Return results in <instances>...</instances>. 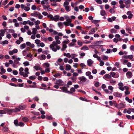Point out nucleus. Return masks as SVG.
I'll return each instance as SVG.
<instances>
[{
	"mask_svg": "<svg viewBox=\"0 0 134 134\" xmlns=\"http://www.w3.org/2000/svg\"><path fill=\"white\" fill-rule=\"evenodd\" d=\"M79 79L80 80L79 81V82L82 84L83 83L85 82L87 80V79L84 76H81L79 77Z\"/></svg>",
	"mask_w": 134,
	"mask_h": 134,
	"instance_id": "5",
	"label": "nucleus"
},
{
	"mask_svg": "<svg viewBox=\"0 0 134 134\" xmlns=\"http://www.w3.org/2000/svg\"><path fill=\"white\" fill-rule=\"evenodd\" d=\"M49 47L54 52H56L57 50H59L60 48V47L57 44L55 41H53L49 46Z\"/></svg>",
	"mask_w": 134,
	"mask_h": 134,
	"instance_id": "1",
	"label": "nucleus"
},
{
	"mask_svg": "<svg viewBox=\"0 0 134 134\" xmlns=\"http://www.w3.org/2000/svg\"><path fill=\"white\" fill-rule=\"evenodd\" d=\"M97 3L99 4H101L102 3V1L101 0H95Z\"/></svg>",
	"mask_w": 134,
	"mask_h": 134,
	"instance_id": "51",
	"label": "nucleus"
},
{
	"mask_svg": "<svg viewBox=\"0 0 134 134\" xmlns=\"http://www.w3.org/2000/svg\"><path fill=\"white\" fill-rule=\"evenodd\" d=\"M23 64L25 66L29 65V62L28 61H26L23 63Z\"/></svg>",
	"mask_w": 134,
	"mask_h": 134,
	"instance_id": "39",
	"label": "nucleus"
},
{
	"mask_svg": "<svg viewBox=\"0 0 134 134\" xmlns=\"http://www.w3.org/2000/svg\"><path fill=\"white\" fill-rule=\"evenodd\" d=\"M8 42L7 40L3 41L2 42V44L4 45L5 44H8Z\"/></svg>",
	"mask_w": 134,
	"mask_h": 134,
	"instance_id": "60",
	"label": "nucleus"
},
{
	"mask_svg": "<svg viewBox=\"0 0 134 134\" xmlns=\"http://www.w3.org/2000/svg\"><path fill=\"white\" fill-rule=\"evenodd\" d=\"M0 35L1 36H3L5 33V31L3 30H0Z\"/></svg>",
	"mask_w": 134,
	"mask_h": 134,
	"instance_id": "24",
	"label": "nucleus"
},
{
	"mask_svg": "<svg viewBox=\"0 0 134 134\" xmlns=\"http://www.w3.org/2000/svg\"><path fill=\"white\" fill-rule=\"evenodd\" d=\"M37 17H38L39 19H41L43 16L40 13L38 12L37 15Z\"/></svg>",
	"mask_w": 134,
	"mask_h": 134,
	"instance_id": "45",
	"label": "nucleus"
},
{
	"mask_svg": "<svg viewBox=\"0 0 134 134\" xmlns=\"http://www.w3.org/2000/svg\"><path fill=\"white\" fill-rule=\"evenodd\" d=\"M119 86V88L121 91H123L124 90V87H123L124 85L122 83H119L118 84Z\"/></svg>",
	"mask_w": 134,
	"mask_h": 134,
	"instance_id": "7",
	"label": "nucleus"
},
{
	"mask_svg": "<svg viewBox=\"0 0 134 134\" xmlns=\"http://www.w3.org/2000/svg\"><path fill=\"white\" fill-rule=\"evenodd\" d=\"M127 14L128 15V18L129 19H131L133 16V15L131 13V11H129L127 12Z\"/></svg>",
	"mask_w": 134,
	"mask_h": 134,
	"instance_id": "9",
	"label": "nucleus"
},
{
	"mask_svg": "<svg viewBox=\"0 0 134 134\" xmlns=\"http://www.w3.org/2000/svg\"><path fill=\"white\" fill-rule=\"evenodd\" d=\"M132 72L130 71H128L126 73L127 77L129 78H130L132 77Z\"/></svg>",
	"mask_w": 134,
	"mask_h": 134,
	"instance_id": "13",
	"label": "nucleus"
},
{
	"mask_svg": "<svg viewBox=\"0 0 134 134\" xmlns=\"http://www.w3.org/2000/svg\"><path fill=\"white\" fill-rule=\"evenodd\" d=\"M32 34L33 35H35L37 33V29L35 28H33L32 29Z\"/></svg>",
	"mask_w": 134,
	"mask_h": 134,
	"instance_id": "19",
	"label": "nucleus"
},
{
	"mask_svg": "<svg viewBox=\"0 0 134 134\" xmlns=\"http://www.w3.org/2000/svg\"><path fill=\"white\" fill-rule=\"evenodd\" d=\"M62 48L61 49V50L62 51H64L65 50L67 47V45L65 44H63L62 45Z\"/></svg>",
	"mask_w": 134,
	"mask_h": 134,
	"instance_id": "14",
	"label": "nucleus"
},
{
	"mask_svg": "<svg viewBox=\"0 0 134 134\" xmlns=\"http://www.w3.org/2000/svg\"><path fill=\"white\" fill-rule=\"evenodd\" d=\"M70 79H71L72 80L73 82H74L75 81H76L77 78L76 77H75L74 76H72L70 78Z\"/></svg>",
	"mask_w": 134,
	"mask_h": 134,
	"instance_id": "44",
	"label": "nucleus"
},
{
	"mask_svg": "<svg viewBox=\"0 0 134 134\" xmlns=\"http://www.w3.org/2000/svg\"><path fill=\"white\" fill-rule=\"evenodd\" d=\"M29 78L30 80H34L35 79L36 77L35 76H30L29 77Z\"/></svg>",
	"mask_w": 134,
	"mask_h": 134,
	"instance_id": "58",
	"label": "nucleus"
},
{
	"mask_svg": "<svg viewBox=\"0 0 134 134\" xmlns=\"http://www.w3.org/2000/svg\"><path fill=\"white\" fill-rule=\"evenodd\" d=\"M75 91V90L74 87H72L71 88L70 90V91L71 93H72L73 92Z\"/></svg>",
	"mask_w": 134,
	"mask_h": 134,
	"instance_id": "50",
	"label": "nucleus"
},
{
	"mask_svg": "<svg viewBox=\"0 0 134 134\" xmlns=\"http://www.w3.org/2000/svg\"><path fill=\"white\" fill-rule=\"evenodd\" d=\"M35 42L36 44H37V45H38V44H40V41L39 40L36 39L35 40Z\"/></svg>",
	"mask_w": 134,
	"mask_h": 134,
	"instance_id": "43",
	"label": "nucleus"
},
{
	"mask_svg": "<svg viewBox=\"0 0 134 134\" xmlns=\"http://www.w3.org/2000/svg\"><path fill=\"white\" fill-rule=\"evenodd\" d=\"M20 30L23 33L25 32H26V30L24 27L21 28L20 29Z\"/></svg>",
	"mask_w": 134,
	"mask_h": 134,
	"instance_id": "61",
	"label": "nucleus"
},
{
	"mask_svg": "<svg viewBox=\"0 0 134 134\" xmlns=\"http://www.w3.org/2000/svg\"><path fill=\"white\" fill-rule=\"evenodd\" d=\"M119 7L120 8L123 9L124 8L125 6V5L123 4H120Z\"/></svg>",
	"mask_w": 134,
	"mask_h": 134,
	"instance_id": "63",
	"label": "nucleus"
},
{
	"mask_svg": "<svg viewBox=\"0 0 134 134\" xmlns=\"http://www.w3.org/2000/svg\"><path fill=\"white\" fill-rule=\"evenodd\" d=\"M60 89L64 92H66L67 91V89L66 87H60Z\"/></svg>",
	"mask_w": 134,
	"mask_h": 134,
	"instance_id": "40",
	"label": "nucleus"
},
{
	"mask_svg": "<svg viewBox=\"0 0 134 134\" xmlns=\"http://www.w3.org/2000/svg\"><path fill=\"white\" fill-rule=\"evenodd\" d=\"M47 17L48 18L51 19V20H53V17L52 14L49 15Z\"/></svg>",
	"mask_w": 134,
	"mask_h": 134,
	"instance_id": "42",
	"label": "nucleus"
},
{
	"mask_svg": "<svg viewBox=\"0 0 134 134\" xmlns=\"http://www.w3.org/2000/svg\"><path fill=\"white\" fill-rule=\"evenodd\" d=\"M36 7L35 5H33L31 7V9L33 10H35L36 9Z\"/></svg>",
	"mask_w": 134,
	"mask_h": 134,
	"instance_id": "62",
	"label": "nucleus"
},
{
	"mask_svg": "<svg viewBox=\"0 0 134 134\" xmlns=\"http://www.w3.org/2000/svg\"><path fill=\"white\" fill-rule=\"evenodd\" d=\"M41 57L42 58V59H41V60H43L45 59L46 56L42 54L41 55Z\"/></svg>",
	"mask_w": 134,
	"mask_h": 134,
	"instance_id": "59",
	"label": "nucleus"
},
{
	"mask_svg": "<svg viewBox=\"0 0 134 134\" xmlns=\"http://www.w3.org/2000/svg\"><path fill=\"white\" fill-rule=\"evenodd\" d=\"M38 13V12H35L34 13L31 14H30L31 16H32L37 17V15Z\"/></svg>",
	"mask_w": 134,
	"mask_h": 134,
	"instance_id": "29",
	"label": "nucleus"
},
{
	"mask_svg": "<svg viewBox=\"0 0 134 134\" xmlns=\"http://www.w3.org/2000/svg\"><path fill=\"white\" fill-rule=\"evenodd\" d=\"M28 24L30 26H32L34 25V23L33 22L30 21L29 20H28Z\"/></svg>",
	"mask_w": 134,
	"mask_h": 134,
	"instance_id": "57",
	"label": "nucleus"
},
{
	"mask_svg": "<svg viewBox=\"0 0 134 134\" xmlns=\"http://www.w3.org/2000/svg\"><path fill=\"white\" fill-rule=\"evenodd\" d=\"M46 30L47 31H49L50 33H51L52 35H57L58 36H62L63 35V34L62 33L58 32L52 29H49L48 27H47L46 28Z\"/></svg>",
	"mask_w": 134,
	"mask_h": 134,
	"instance_id": "2",
	"label": "nucleus"
},
{
	"mask_svg": "<svg viewBox=\"0 0 134 134\" xmlns=\"http://www.w3.org/2000/svg\"><path fill=\"white\" fill-rule=\"evenodd\" d=\"M88 47L86 46L83 47L81 48V50H88Z\"/></svg>",
	"mask_w": 134,
	"mask_h": 134,
	"instance_id": "35",
	"label": "nucleus"
},
{
	"mask_svg": "<svg viewBox=\"0 0 134 134\" xmlns=\"http://www.w3.org/2000/svg\"><path fill=\"white\" fill-rule=\"evenodd\" d=\"M108 81H109L110 83H111L112 85H113V84H114L116 83V81L114 80L112 78H111Z\"/></svg>",
	"mask_w": 134,
	"mask_h": 134,
	"instance_id": "20",
	"label": "nucleus"
},
{
	"mask_svg": "<svg viewBox=\"0 0 134 134\" xmlns=\"http://www.w3.org/2000/svg\"><path fill=\"white\" fill-rule=\"evenodd\" d=\"M75 45H76L75 43L72 42V43H70L69 44V47H72V46H75Z\"/></svg>",
	"mask_w": 134,
	"mask_h": 134,
	"instance_id": "52",
	"label": "nucleus"
},
{
	"mask_svg": "<svg viewBox=\"0 0 134 134\" xmlns=\"http://www.w3.org/2000/svg\"><path fill=\"white\" fill-rule=\"evenodd\" d=\"M101 15L103 16H104L106 14V12L103 9L100 12Z\"/></svg>",
	"mask_w": 134,
	"mask_h": 134,
	"instance_id": "23",
	"label": "nucleus"
},
{
	"mask_svg": "<svg viewBox=\"0 0 134 134\" xmlns=\"http://www.w3.org/2000/svg\"><path fill=\"white\" fill-rule=\"evenodd\" d=\"M8 130V128L6 127H4L3 129V131L4 132H7Z\"/></svg>",
	"mask_w": 134,
	"mask_h": 134,
	"instance_id": "31",
	"label": "nucleus"
},
{
	"mask_svg": "<svg viewBox=\"0 0 134 134\" xmlns=\"http://www.w3.org/2000/svg\"><path fill=\"white\" fill-rule=\"evenodd\" d=\"M13 112L17 113L18 111H20V109L19 108H15L14 109H13Z\"/></svg>",
	"mask_w": 134,
	"mask_h": 134,
	"instance_id": "33",
	"label": "nucleus"
},
{
	"mask_svg": "<svg viewBox=\"0 0 134 134\" xmlns=\"http://www.w3.org/2000/svg\"><path fill=\"white\" fill-rule=\"evenodd\" d=\"M19 109L21 110H23L26 107V106L24 105H21L18 106Z\"/></svg>",
	"mask_w": 134,
	"mask_h": 134,
	"instance_id": "26",
	"label": "nucleus"
},
{
	"mask_svg": "<svg viewBox=\"0 0 134 134\" xmlns=\"http://www.w3.org/2000/svg\"><path fill=\"white\" fill-rule=\"evenodd\" d=\"M113 95L115 97H120L122 96V94L121 93L118 92H114L113 93Z\"/></svg>",
	"mask_w": 134,
	"mask_h": 134,
	"instance_id": "12",
	"label": "nucleus"
},
{
	"mask_svg": "<svg viewBox=\"0 0 134 134\" xmlns=\"http://www.w3.org/2000/svg\"><path fill=\"white\" fill-rule=\"evenodd\" d=\"M87 63L88 65L89 66H91L93 63V61L91 59H89L87 60Z\"/></svg>",
	"mask_w": 134,
	"mask_h": 134,
	"instance_id": "11",
	"label": "nucleus"
},
{
	"mask_svg": "<svg viewBox=\"0 0 134 134\" xmlns=\"http://www.w3.org/2000/svg\"><path fill=\"white\" fill-rule=\"evenodd\" d=\"M71 68V67L70 65L68 64L66 65L65 69L66 70H70Z\"/></svg>",
	"mask_w": 134,
	"mask_h": 134,
	"instance_id": "21",
	"label": "nucleus"
},
{
	"mask_svg": "<svg viewBox=\"0 0 134 134\" xmlns=\"http://www.w3.org/2000/svg\"><path fill=\"white\" fill-rule=\"evenodd\" d=\"M117 3L115 1H112L111 3V4L113 6L115 5Z\"/></svg>",
	"mask_w": 134,
	"mask_h": 134,
	"instance_id": "46",
	"label": "nucleus"
},
{
	"mask_svg": "<svg viewBox=\"0 0 134 134\" xmlns=\"http://www.w3.org/2000/svg\"><path fill=\"white\" fill-rule=\"evenodd\" d=\"M29 69L27 68H26L24 69V72H22L23 75H20L23 76L24 77H27L28 76V75L29 74V72L28 71Z\"/></svg>",
	"mask_w": 134,
	"mask_h": 134,
	"instance_id": "4",
	"label": "nucleus"
},
{
	"mask_svg": "<svg viewBox=\"0 0 134 134\" xmlns=\"http://www.w3.org/2000/svg\"><path fill=\"white\" fill-rule=\"evenodd\" d=\"M98 60L100 62V63L99 64V65L100 66H103L104 65V62L102 60L101 58L100 59V60Z\"/></svg>",
	"mask_w": 134,
	"mask_h": 134,
	"instance_id": "30",
	"label": "nucleus"
},
{
	"mask_svg": "<svg viewBox=\"0 0 134 134\" xmlns=\"http://www.w3.org/2000/svg\"><path fill=\"white\" fill-rule=\"evenodd\" d=\"M59 16L58 15H56L53 17V20L57 21H58Z\"/></svg>",
	"mask_w": 134,
	"mask_h": 134,
	"instance_id": "15",
	"label": "nucleus"
},
{
	"mask_svg": "<svg viewBox=\"0 0 134 134\" xmlns=\"http://www.w3.org/2000/svg\"><path fill=\"white\" fill-rule=\"evenodd\" d=\"M28 20L27 21H24L22 23H21V24H23L24 25H25L27 24H28Z\"/></svg>",
	"mask_w": 134,
	"mask_h": 134,
	"instance_id": "55",
	"label": "nucleus"
},
{
	"mask_svg": "<svg viewBox=\"0 0 134 134\" xmlns=\"http://www.w3.org/2000/svg\"><path fill=\"white\" fill-rule=\"evenodd\" d=\"M22 120L25 122H27L28 121V119L27 118H23L22 119Z\"/></svg>",
	"mask_w": 134,
	"mask_h": 134,
	"instance_id": "56",
	"label": "nucleus"
},
{
	"mask_svg": "<svg viewBox=\"0 0 134 134\" xmlns=\"http://www.w3.org/2000/svg\"><path fill=\"white\" fill-rule=\"evenodd\" d=\"M62 82H63L61 80L59 79L56 81L55 83L60 85L62 84Z\"/></svg>",
	"mask_w": 134,
	"mask_h": 134,
	"instance_id": "17",
	"label": "nucleus"
},
{
	"mask_svg": "<svg viewBox=\"0 0 134 134\" xmlns=\"http://www.w3.org/2000/svg\"><path fill=\"white\" fill-rule=\"evenodd\" d=\"M77 55L76 54H71V58L72 59H73L75 58V57H77Z\"/></svg>",
	"mask_w": 134,
	"mask_h": 134,
	"instance_id": "36",
	"label": "nucleus"
},
{
	"mask_svg": "<svg viewBox=\"0 0 134 134\" xmlns=\"http://www.w3.org/2000/svg\"><path fill=\"white\" fill-rule=\"evenodd\" d=\"M109 12L110 13L113 14L115 13V11L113 9H111L109 10Z\"/></svg>",
	"mask_w": 134,
	"mask_h": 134,
	"instance_id": "54",
	"label": "nucleus"
},
{
	"mask_svg": "<svg viewBox=\"0 0 134 134\" xmlns=\"http://www.w3.org/2000/svg\"><path fill=\"white\" fill-rule=\"evenodd\" d=\"M116 19L115 16H113L111 18H109L108 19V21L109 22H112L113 21H115Z\"/></svg>",
	"mask_w": 134,
	"mask_h": 134,
	"instance_id": "8",
	"label": "nucleus"
},
{
	"mask_svg": "<svg viewBox=\"0 0 134 134\" xmlns=\"http://www.w3.org/2000/svg\"><path fill=\"white\" fill-rule=\"evenodd\" d=\"M125 100L127 101L129 103H131L132 102V100L131 99H129V98L128 97H126L125 98Z\"/></svg>",
	"mask_w": 134,
	"mask_h": 134,
	"instance_id": "32",
	"label": "nucleus"
},
{
	"mask_svg": "<svg viewBox=\"0 0 134 134\" xmlns=\"http://www.w3.org/2000/svg\"><path fill=\"white\" fill-rule=\"evenodd\" d=\"M40 23V21L39 20H37L35 22V24L36 25L39 24Z\"/></svg>",
	"mask_w": 134,
	"mask_h": 134,
	"instance_id": "64",
	"label": "nucleus"
},
{
	"mask_svg": "<svg viewBox=\"0 0 134 134\" xmlns=\"http://www.w3.org/2000/svg\"><path fill=\"white\" fill-rule=\"evenodd\" d=\"M33 68L37 71L39 70H41L42 69L40 66L37 65H35L34 66Z\"/></svg>",
	"mask_w": 134,
	"mask_h": 134,
	"instance_id": "18",
	"label": "nucleus"
},
{
	"mask_svg": "<svg viewBox=\"0 0 134 134\" xmlns=\"http://www.w3.org/2000/svg\"><path fill=\"white\" fill-rule=\"evenodd\" d=\"M125 107V105L123 104H120L119 105V107H118V108H124Z\"/></svg>",
	"mask_w": 134,
	"mask_h": 134,
	"instance_id": "27",
	"label": "nucleus"
},
{
	"mask_svg": "<svg viewBox=\"0 0 134 134\" xmlns=\"http://www.w3.org/2000/svg\"><path fill=\"white\" fill-rule=\"evenodd\" d=\"M130 0L125 1L124 3L125 4V7L127 8H129L130 7V4L131 3Z\"/></svg>",
	"mask_w": 134,
	"mask_h": 134,
	"instance_id": "6",
	"label": "nucleus"
},
{
	"mask_svg": "<svg viewBox=\"0 0 134 134\" xmlns=\"http://www.w3.org/2000/svg\"><path fill=\"white\" fill-rule=\"evenodd\" d=\"M26 46L25 44V43H23L20 45V48L21 49H22L25 48Z\"/></svg>",
	"mask_w": 134,
	"mask_h": 134,
	"instance_id": "25",
	"label": "nucleus"
},
{
	"mask_svg": "<svg viewBox=\"0 0 134 134\" xmlns=\"http://www.w3.org/2000/svg\"><path fill=\"white\" fill-rule=\"evenodd\" d=\"M101 57L104 60H107L108 59V57L104 55H102Z\"/></svg>",
	"mask_w": 134,
	"mask_h": 134,
	"instance_id": "22",
	"label": "nucleus"
},
{
	"mask_svg": "<svg viewBox=\"0 0 134 134\" xmlns=\"http://www.w3.org/2000/svg\"><path fill=\"white\" fill-rule=\"evenodd\" d=\"M43 8H47L48 9H51L50 8V5H48L46 6L45 5H43Z\"/></svg>",
	"mask_w": 134,
	"mask_h": 134,
	"instance_id": "38",
	"label": "nucleus"
},
{
	"mask_svg": "<svg viewBox=\"0 0 134 134\" xmlns=\"http://www.w3.org/2000/svg\"><path fill=\"white\" fill-rule=\"evenodd\" d=\"M61 75L60 73H58L56 74H55L54 75V76L55 77H57L58 76H60Z\"/></svg>",
	"mask_w": 134,
	"mask_h": 134,
	"instance_id": "47",
	"label": "nucleus"
},
{
	"mask_svg": "<svg viewBox=\"0 0 134 134\" xmlns=\"http://www.w3.org/2000/svg\"><path fill=\"white\" fill-rule=\"evenodd\" d=\"M91 74V72L90 71H87L86 72V75L87 76H89Z\"/></svg>",
	"mask_w": 134,
	"mask_h": 134,
	"instance_id": "53",
	"label": "nucleus"
},
{
	"mask_svg": "<svg viewBox=\"0 0 134 134\" xmlns=\"http://www.w3.org/2000/svg\"><path fill=\"white\" fill-rule=\"evenodd\" d=\"M93 57L96 58H97V59L98 60H100V57L98 56L97 54H94L93 55Z\"/></svg>",
	"mask_w": 134,
	"mask_h": 134,
	"instance_id": "37",
	"label": "nucleus"
},
{
	"mask_svg": "<svg viewBox=\"0 0 134 134\" xmlns=\"http://www.w3.org/2000/svg\"><path fill=\"white\" fill-rule=\"evenodd\" d=\"M24 69L22 67H21L19 69V74L20 75H23L22 72H23Z\"/></svg>",
	"mask_w": 134,
	"mask_h": 134,
	"instance_id": "28",
	"label": "nucleus"
},
{
	"mask_svg": "<svg viewBox=\"0 0 134 134\" xmlns=\"http://www.w3.org/2000/svg\"><path fill=\"white\" fill-rule=\"evenodd\" d=\"M110 31L111 33H115L117 32L116 30L114 29H111Z\"/></svg>",
	"mask_w": 134,
	"mask_h": 134,
	"instance_id": "48",
	"label": "nucleus"
},
{
	"mask_svg": "<svg viewBox=\"0 0 134 134\" xmlns=\"http://www.w3.org/2000/svg\"><path fill=\"white\" fill-rule=\"evenodd\" d=\"M70 42V41L68 39H67L66 40H65L62 42V44H68Z\"/></svg>",
	"mask_w": 134,
	"mask_h": 134,
	"instance_id": "34",
	"label": "nucleus"
},
{
	"mask_svg": "<svg viewBox=\"0 0 134 134\" xmlns=\"http://www.w3.org/2000/svg\"><path fill=\"white\" fill-rule=\"evenodd\" d=\"M115 75L116 74L114 72H111L110 73V76H111L115 78H117L119 76L118 75H117L116 76Z\"/></svg>",
	"mask_w": 134,
	"mask_h": 134,
	"instance_id": "16",
	"label": "nucleus"
},
{
	"mask_svg": "<svg viewBox=\"0 0 134 134\" xmlns=\"http://www.w3.org/2000/svg\"><path fill=\"white\" fill-rule=\"evenodd\" d=\"M104 77L107 79H110L111 78L110 75L109 74H107L105 75Z\"/></svg>",
	"mask_w": 134,
	"mask_h": 134,
	"instance_id": "41",
	"label": "nucleus"
},
{
	"mask_svg": "<svg viewBox=\"0 0 134 134\" xmlns=\"http://www.w3.org/2000/svg\"><path fill=\"white\" fill-rule=\"evenodd\" d=\"M43 65L45 67H48L49 66V64L47 63H44Z\"/></svg>",
	"mask_w": 134,
	"mask_h": 134,
	"instance_id": "49",
	"label": "nucleus"
},
{
	"mask_svg": "<svg viewBox=\"0 0 134 134\" xmlns=\"http://www.w3.org/2000/svg\"><path fill=\"white\" fill-rule=\"evenodd\" d=\"M48 0H43L41 1V4L43 5H44V4H49Z\"/></svg>",
	"mask_w": 134,
	"mask_h": 134,
	"instance_id": "10",
	"label": "nucleus"
},
{
	"mask_svg": "<svg viewBox=\"0 0 134 134\" xmlns=\"http://www.w3.org/2000/svg\"><path fill=\"white\" fill-rule=\"evenodd\" d=\"M69 4V2L68 1H66L64 2L63 6L65 8V9L67 12H69L70 11V6L68 5Z\"/></svg>",
	"mask_w": 134,
	"mask_h": 134,
	"instance_id": "3",
	"label": "nucleus"
}]
</instances>
